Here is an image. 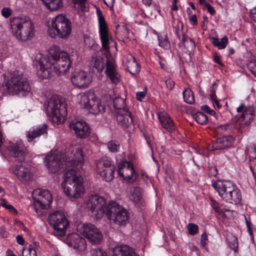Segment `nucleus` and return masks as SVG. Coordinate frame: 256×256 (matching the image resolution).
<instances>
[{"label":"nucleus","mask_w":256,"mask_h":256,"mask_svg":"<svg viewBox=\"0 0 256 256\" xmlns=\"http://www.w3.org/2000/svg\"><path fill=\"white\" fill-rule=\"evenodd\" d=\"M73 59L68 52L60 51L56 48L51 49L47 58L41 59L37 66V74L42 79L53 76L52 72L58 76L66 74L71 68Z\"/></svg>","instance_id":"f257e3e1"},{"label":"nucleus","mask_w":256,"mask_h":256,"mask_svg":"<svg viewBox=\"0 0 256 256\" xmlns=\"http://www.w3.org/2000/svg\"><path fill=\"white\" fill-rule=\"evenodd\" d=\"M3 84L8 92L11 95L17 94L21 92H28L30 90L28 81L24 76L22 72L20 70L5 74Z\"/></svg>","instance_id":"f03ea898"},{"label":"nucleus","mask_w":256,"mask_h":256,"mask_svg":"<svg viewBox=\"0 0 256 256\" xmlns=\"http://www.w3.org/2000/svg\"><path fill=\"white\" fill-rule=\"evenodd\" d=\"M106 64L105 73L106 76L110 82L116 84L120 82V76L117 71L116 64L108 60L106 54H94L90 60V64L96 69L98 72L102 71Z\"/></svg>","instance_id":"7ed1b4c3"},{"label":"nucleus","mask_w":256,"mask_h":256,"mask_svg":"<svg viewBox=\"0 0 256 256\" xmlns=\"http://www.w3.org/2000/svg\"><path fill=\"white\" fill-rule=\"evenodd\" d=\"M64 178L62 186L66 194L70 198H80L84 190L82 176H76V170L71 168L64 174Z\"/></svg>","instance_id":"20e7f679"},{"label":"nucleus","mask_w":256,"mask_h":256,"mask_svg":"<svg viewBox=\"0 0 256 256\" xmlns=\"http://www.w3.org/2000/svg\"><path fill=\"white\" fill-rule=\"evenodd\" d=\"M72 31V24L66 16L60 14L53 18L48 26V32L52 38L67 39Z\"/></svg>","instance_id":"39448f33"},{"label":"nucleus","mask_w":256,"mask_h":256,"mask_svg":"<svg viewBox=\"0 0 256 256\" xmlns=\"http://www.w3.org/2000/svg\"><path fill=\"white\" fill-rule=\"evenodd\" d=\"M12 32L17 38L26 41L34 36L33 22L27 18H14L10 20Z\"/></svg>","instance_id":"423d86ee"},{"label":"nucleus","mask_w":256,"mask_h":256,"mask_svg":"<svg viewBox=\"0 0 256 256\" xmlns=\"http://www.w3.org/2000/svg\"><path fill=\"white\" fill-rule=\"evenodd\" d=\"M66 106L64 100L58 96H52L44 104L48 116L57 124H60L62 118L67 115Z\"/></svg>","instance_id":"0eeeda50"},{"label":"nucleus","mask_w":256,"mask_h":256,"mask_svg":"<svg viewBox=\"0 0 256 256\" xmlns=\"http://www.w3.org/2000/svg\"><path fill=\"white\" fill-rule=\"evenodd\" d=\"M106 216L110 222L118 226H125L129 218L127 210L115 202L108 203Z\"/></svg>","instance_id":"6e6552de"},{"label":"nucleus","mask_w":256,"mask_h":256,"mask_svg":"<svg viewBox=\"0 0 256 256\" xmlns=\"http://www.w3.org/2000/svg\"><path fill=\"white\" fill-rule=\"evenodd\" d=\"M32 198L34 202L32 206L38 216L42 214V210L48 208L52 200V194L48 190H35Z\"/></svg>","instance_id":"1a4fd4ad"},{"label":"nucleus","mask_w":256,"mask_h":256,"mask_svg":"<svg viewBox=\"0 0 256 256\" xmlns=\"http://www.w3.org/2000/svg\"><path fill=\"white\" fill-rule=\"evenodd\" d=\"M48 223L53 228V234L56 236H62L66 234V230L68 222L64 214L56 211L48 216Z\"/></svg>","instance_id":"9d476101"},{"label":"nucleus","mask_w":256,"mask_h":256,"mask_svg":"<svg viewBox=\"0 0 256 256\" xmlns=\"http://www.w3.org/2000/svg\"><path fill=\"white\" fill-rule=\"evenodd\" d=\"M82 99L84 108L88 110L90 112L94 114H104L106 112L105 105L102 104L100 100L94 95L93 91H90L85 94L82 96Z\"/></svg>","instance_id":"9b49d317"},{"label":"nucleus","mask_w":256,"mask_h":256,"mask_svg":"<svg viewBox=\"0 0 256 256\" xmlns=\"http://www.w3.org/2000/svg\"><path fill=\"white\" fill-rule=\"evenodd\" d=\"M78 231L92 243L98 244L102 240V232L94 224H80L77 226Z\"/></svg>","instance_id":"f8f14e48"},{"label":"nucleus","mask_w":256,"mask_h":256,"mask_svg":"<svg viewBox=\"0 0 256 256\" xmlns=\"http://www.w3.org/2000/svg\"><path fill=\"white\" fill-rule=\"evenodd\" d=\"M96 166L98 173L103 180L110 182L114 179L115 166L110 160L102 158L96 162Z\"/></svg>","instance_id":"ddd939ff"},{"label":"nucleus","mask_w":256,"mask_h":256,"mask_svg":"<svg viewBox=\"0 0 256 256\" xmlns=\"http://www.w3.org/2000/svg\"><path fill=\"white\" fill-rule=\"evenodd\" d=\"M45 162L49 171L52 174L58 172L62 169L66 168L68 165L64 155L52 154L46 156L45 158Z\"/></svg>","instance_id":"4468645a"},{"label":"nucleus","mask_w":256,"mask_h":256,"mask_svg":"<svg viewBox=\"0 0 256 256\" xmlns=\"http://www.w3.org/2000/svg\"><path fill=\"white\" fill-rule=\"evenodd\" d=\"M96 13L98 16L99 32L102 47L104 50L109 51L110 43L107 24L102 12L100 8L96 9Z\"/></svg>","instance_id":"2eb2a0df"},{"label":"nucleus","mask_w":256,"mask_h":256,"mask_svg":"<svg viewBox=\"0 0 256 256\" xmlns=\"http://www.w3.org/2000/svg\"><path fill=\"white\" fill-rule=\"evenodd\" d=\"M213 188L218 192L221 198L225 200L226 196L234 191L236 185L230 180H218L212 184Z\"/></svg>","instance_id":"dca6fc26"},{"label":"nucleus","mask_w":256,"mask_h":256,"mask_svg":"<svg viewBox=\"0 0 256 256\" xmlns=\"http://www.w3.org/2000/svg\"><path fill=\"white\" fill-rule=\"evenodd\" d=\"M70 80L74 86L80 88H88L92 81L88 74L78 70H76L72 72Z\"/></svg>","instance_id":"f3484780"},{"label":"nucleus","mask_w":256,"mask_h":256,"mask_svg":"<svg viewBox=\"0 0 256 256\" xmlns=\"http://www.w3.org/2000/svg\"><path fill=\"white\" fill-rule=\"evenodd\" d=\"M64 242L69 246L73 248L78 252H83L86 248L85 239L76 233L69 234Z\"/></svg>","instance_id":"a211bd4d"},{"label":"nucleus","mask_w":256,"mask_h":256,"mask_svg":"<svg viewBox=\"0 0 256 256\" xmlns=\"http://www.w3.org/2000/svg\"><path fill=\"white\" fill-rule=\"evenodd\" d=\"M118 173L123 178L128 182H134L136 178L133 179L135 174L133 165L130 162H124L118 165Z\"/></svg>","instance_id":"6ab92c4d"},{"label":"nucleus","mask_w":256,"mask_h":256,"mask_svg":"<svg viewBox=\"0 0 256 256\" xmlns=\"http://www.w3.org/2000/svg\"><path fill=\"white\" fill-rule=\"evenodd\" d=\"M69 126L71 130L75 132L76 136L80 138H86L90 134V128L84 122H73L70 124Z\"/></svg>","instance_id":"aec40b11"},{"label":"nucleus","mask_w":256,"mask_h":256,"mask_svg":"<svg viewBox=\"0 0 256 256\" xmlns=\"http://www.w3.org/2000/svg\"><path fill=\"white\" fill-rule=\"evenodd\" d=\"M116 120L118 125L126 130L132 124V113L129 110H120L116 113Z\"/></svg>","instance_id":"412c9836"},{"label":"nucleus","mask_w":256,"mask_h":256,"mask_svg":"<svg viewBox=\"0 0 256 256\" xmlns=\"http://www.w3.org/2000/svg\"><path fill=\"white\" fill-rule=\"evenodd\" d=\"M8 150L11 156L16 158V160L20 162L24 160L25 157L28 154L26 148H22L18 144H12L8 147Z\"/></svg>","instance_id":"4be33fe9"},{"label":"nucleus","mask_w":256,"mask_h":256,"mask_svg":"<svg viewBox=\"0 0 256 256\" xmlns=\"http://www.w3.org/2000/svg\"><path fill=\"white\" fill-rule=\"evenodd\" d=\"M11 170L21 181L28 182L32 178V174L29 168L22 164H17L12 167Z\"/></svg>","instance_id":"5701e85b"},{"label":"nucleus","mask_w":256,"mask_h":256,"mask_svg":"<svg viewBox=\"0 0 256 256\" xmlns=\"http://www.w3.org/2000/svg\"><path fill=\"white\" fill-rule=\"evenodd\" d=\"M126 70L132 76H135L140 72V66L136 61L134 57L131 55L127 56L126 61L124 62Z\"/></svg>","instance_id":"b1692460"},{"label":"nucleus","mask_w":256,"mask_h":256,"mask_svg":"<svg viewBox=\"0 0 256 256\" xmlns=\"http://www.w3.org/2000/svg\"><path fill=\"white\" fill-rule=\"evenodd\" d=\"M48 126L44 124L42 126L34 128L32 130H30L28 132L26 137L28 138V141L31 142L34 138L39 137L40 136L47 134Z\"/></svg>","instance_id":"393cba45"},{"label":"nucleus","mask_w":256,"mask_h":256,"mask_svg":"<svg viewBox=\"0 0 256 256\" xmlns=\"http://www.w3.org/2000/svg\"><path fill=\"white\" fill-rule=\"evenodd\" d=\"M112 256H136L134 250L127 245H121L114 247Z\"/></svg>","instance_id":"a878e982"},{"label":"nucleus","mask_w":256,"mask_h":256,"mask_svg":"<svg viewBox=\"0 0 256 256\" xmlns=\"http://www.w3.org/2000/svg\"><path fill=\"white\" fill-rule=\"evenodd\" d=\"M234 139L230 136H223L218 138L213 145L214 150H223L232 146Z\"/></svg>","instance_id":"bb28decb"},{"label":"nucleus","mask_w":256,"mask_h":256,"mask_svg":"<svg viewBox=\"0 0 256 256\" xmlns=\"http://www.w3.org/2000/svg\"><path fill=\"white\" fill-rule=\"evenodd\" d=\"M89 208L91 216L96 220L102 218L104 213L108 211V206H90Z\"/></svg>","instance_id":"cd10ccee"},{"label":"nucleus","mask_w":256,"mask_h":256,"mask_svg":"<svg viewBox=\"0 0 256 256\" xmlns=\"http://www.w3.org/2000/svg\"><path fill=\"white\" fill-rule=\"evenodd\" d=\"M72 153H74L72 156H68V158H66L67 162H72L74 165H77L79 163H84L83 148H76L74 150L72 151Z\"/></svg>","instance_id":"c85d7f7f"},{"label":"nucleus","mask_w":256,"mask_h":256,"mask_svg":"<svg viewBox=\"0 0 256 256\" xmlns=\"http://www.w3.org/2000/svg\"><path fill=\"white\" fill-rule=\"evenodd\" d=\"M158 118L162 127L168 132H172L176 129L174 122L170 117L165 114H160Z\"/></svg>","instance_id":"c756f323"},{"label":"nucleus","mask_w":256,"mask_h":256,"mask_svg":"<svg viewBox=\"0 0 256 256\" xmlns=\"http://www.w3.org/2000/svg\"><path fill=\"white\" fill-rule=\"evenodd\" d=\"M242 200V194L240 191L236 186L230 196H226L224 200L227 202L238 204Z\"/></svg>","instance_id":"7c9ffc66"},{"label":"nucleus","mask_w":256,"mask_h":256,"mask_svg":"<svg viewBox=\"0 0 256 256\" xmlns=\"http://www.w3.org/2000/svg\"><path fill=\"white\" fill-rule=\"evenodd\" d=\"M130 199L136 204H141L142 202V189L140 188L134 187L130 189Z\"/></svg>","instance_id":"2f4dec72"},{"label":"nucleus","mask_w":256,"mask_h":256,"mask_svg":"<svg viewBox=\"0 0 256 256\" xmlns=\"http://www.w3.org/2000/svg\"><path fill=\"white\" fill-rule=\"evenodd\" d=\"M226 236L228 246L234 252H236L238 249V240L237 237L230 232L226 233Z\"/></svg>","instance_id":"473e14b6"},{"label":"nucleus","mask_w":256,"mask_h":256,"mask_svg":"<svg viewBox=\"0 0 256 256\" xmlns=\"http://www.w3.org/2000/svg\"><path fill=\"white\" fill-rule=\"evenodd\" d=\"M46 8L54 11L62 6V0H42Z\"/></svg>","instance_id":"72a5a7b5"},{"label":"nucleus","mask_w":256,"mask_h":256,"mask_svg":"<svg viewBox=\"0 0 256 256\" xmlns=\"http://www.w3.org/2000/svg\"><path fill=\"white\" fill-rule=\"evenodd\" d=\"M254 111L252 108H246L242 113L240 119H242V120H245L246 124H248L251 123L254 119Z\"/></svg>","instance_id":"f704fd0d"},{"label":"nucleus","mask_w":256,"mask_h":256,"mask_svg":"<svg viewBox=\"0 0 256 256\" xmlns=\"http://www.w3.org/2000/svg\"><path fill=\"white\" fill-rule=\"evenodd\" d=\"M116 114L120 110H128L126 106V100L121 98H116L113 101Z\"/></svg>","instance_id":"c9c22d12"},{"label":"nucleus","mask_w":256,"mask_h":256,"mask_svg":"<svg viewBox=\"0 0 256 256\" xmlns=\"http://www.w3.org/2000/svg\"><path fill=\"white\" fill-rule=\"evenodd\" d=\"M210 42L214 46L218 48L219 49H222L226 47L228 42V38L225 36L220 41L218 38L212 37L210 38Z\"/></svg>","instance_id":"e433bc0d"},{"label":"nucleus","mask_w":256,"mask_h":256,"mask_svg":"<svg viewBox=\"0 0 256 256\" xmlns=\"http://www.w3.org/2000/svg\"><path fill=\"white\" fill-rule=\"evenodd\" d=\"M89 202L90 206H106V202L105 199L98 195L92 196Z\"/></svg>","instance_id":"4c0bfd02"},{"label":"nucleus","mask_w":256,"mask_h":256,"mask_svg":"<svg viewBox=\"0 0 256 256\" xmlns=\"http://www.w3.org/2000/svg\"><path fill=\"white\" fill-rule=\"evenodd\" d=\"M193 118L200 124H206L208 121L207 116L202 112H198L193 115Z\"/></svg>","instance_id":"58836bf2"},{"label":"nucleus","mask_w":256,"mask_h":256,"mask_svg":"<svg viewBox=\"0 0 256 256\" xmlns=\"http://www.w3.org/2000/svg\"><path fill=\"white\" fill-rule=\"evenodd\" d=\"M182 36V44L188 50L194 48L195 44L194 41L190 38L184 34H183Z\"/></svg>","instance_id":"ea45409f"},{"label":"nucleus","mask_w":256,"mask_h":256,"mask_svg":"<svg viewBox=\"0 0 256 256\" xmlns=\"http://www.w3.org/2000/svg\"><path fill=\"white\" fill-rule=\"evenodd\" d=\"M183 97L185 102L188 104H192L194 102L193 92L190 89H186L183 92Z\"/></svg>","instance_id":"a19ab883"},{"label":"nucleus","mask_w":256,"mask_h":256,"mask_svg":"<svg viewBox=\"0 0 256 256\" xmlns=\"http://www.w3.org/2000/svg\"><path fill=\"white\" fill-rule=\"evenodd\" d=\"M107 147L110 152L115 153L118 151L120 144L116 140H110L108 142Z\"/></svg>","instance_id":"79ce46f5"},{"label":"nucleus","mask_w":256,"mask_h":256,"mask_svg":"<svg viewBox=\"0 0 256 256\" xmlns=\"http://www.w3.org/2000/svg\"><path fill=\"white\" fill-rule=\"evenodd\" d=\"M159 46L164 48H168L170 46V42L168 39L166 34H162L158 36Z\"/></svg>","instance_id":"37998d69"},{"label":"nucleus","mask_w":256,"mask_h":256,"mask_svg":"<svg viewBox=\"0 0 256 256\" xmlns=\"http://www.w3.org/2000/svg\"><path fill=\"white\" fill-rule=\"evenodd\" d=\"M23 256H37L35 249L32 245H30L28 248L24 249L22 252Z\"/></svg>","instance_id":"c03bdc74"},{"label":"nucleus","mask_w":256,"mask_h":256,"mask_svg":"<svg viewBox=\"0 0 256 256\" xmlns=\"http://www.w3.org/2000/svg\"><path fill=\"white\" fill-rule=\"evenodd\" d=\"M248 70L256 76V60H250L247 64Z\"/></svg>","instance_id":"a18cd8bd"},{"label":"nucleus","mask_w":256,"mask_h":256,"mask_svg":"<svg viewBox=\"0 0 256 256\" xmlns=\"http://www.w3.org/2000/svg\"><path fill=\"white\" fill-rule=\"evenodd\" d=\"M188 229L190 234L194 235L198 232V227L196 224L190 223L188 226Z\"/></svg>","instance_id":"49530a36"},{"label":"nucleus","mask_w":256,"mask_h":256,"mask_svg":"<svg viewBox=\"0 0 256 256\" xmlns=\"http://www.w3.org/2000/svg\"><path fill=\"white\" fill-rule=\"evenodd\" d=\"M1 205L6 208L10 212L13 214L17 213V211L16 208L11 204H8L6 200H2Z\"/></svg>","instance_id":"de8ad7c7"},{"label":"nucleus","mask_w":256,"mask_h":256,"mask_svg":"<svg viewBox=\"0 0 256 256\" xmlns=\"http://www.w3.org/2000/svg\"><path fill=\"white\" fill-rule=\"evenodd\" d=\"M230 127H232V126L229 124H226L224 125L218 126L216 130L218 132L224 133L228 130Z\"/></svg>","instance_id":"09e8293b"},{"label":"nucleus","mask_w":256,"mask_h":256,"mask_svg":"<svg viewBox=\"0 0 256 256\" xmlns=\"http://www.w3.org/2000/svg\"><path fill=\"white\" fill-rule=\"evenodd\" d=\"M2 16L5 18H8L12 15V10L9 8H4L1 11Z\"/></svg>","instance_id":"8fccbe9b"},{"label":"nucleus","mask_w":256,"mask_h":256,"mask_svg":"<svg viewBox=\"0 0 256 256\" xmlns=\"http://www.w3.org/2000/svg\"><path fill=\"white\" fill-rule=\"evenodd\" d=\"M218 86V84L214 82L212 84V87L210 88V98L211 100H215V98H216V88Z\"/></svg>","instance_id":"3c124183"},{"label":"nucleus","mask_w":256,"mask_h":256,"mask_svg":"<svg viewBox=\"0 0 256 256\" xmlns=\"http://www.w3.org/2000/svg\"><path fill=\"white\" fill-rule=\"evenodd\" d=\"M218 174V170L215 166H212L209 167L208 174L210 176H216Z\"/></svg>","instance_id":"603ef678"},{"label":"nucleus","mask_w":256,"mask_h":256,"mask_svg":"<svg viewBox=\"0 0 256 256\" xmlns=\"http://www.w3.org/2000/svg\"><path fill=\"white\" fill-rule=\"evenodd\" d=\"M92 256H106V253L100 248H96L92 250Z\"/></svg>","instance_id":"864d4df0"},{"label":"nucleus","mask_w":256,"mask_h":256,"mask_svg":"<svg viewBox=\"0 0 256 256\" xmlns=\"http://www.w3.org/2000/svg\"><path fill=\"white\" fill-rule=\"evenodd\" d=\"M201 110L212 116H214L216 114L214 110H211L208 105H203L201 106Z\"/></svg>","instance_id":"5fc2aeb1"},{"label":"nucleus","mask_w":256,"mask_h":256,"mask_svg":"<svg viewBox=\"0 0 256 256\" xmlns=\"http://www.w3.org/2000/svg\"><path fill=\"white\" fill-rule=\"evenodd\" d=\"M165 83L166 87L170 90H172L174 88L175 84L174 81L170 78L166 80Z\"/></svg>","instance_id":"6e6d98bb"},{"label":"nucleus","mask_w":256,"mask_h":256,"mask_svg":"<svg viewBox=\"0 0 256 256\" xmlns=\"http://www.w3.org/2000/svg\"><path fill=\"white\" fill-rule=\"evenodd\" d=\"M72 2L74 4L79 5L82 10L86 8V0H72Z\"/></svg>","instance_id":"4d7b16f0"},{"label":"nucleus","mask_w":256,"mask_h":256,"mask_svg":"<svg viewBox=\"0 0 256 256\" xmlns=\"http://www.w3.org/2000/svg\"><path fill=\"white\" fill-rule=\"evenodd\" d=\"M210 200L211 201V206L212 208L216 210V212H218V203L212 198H210Z\"/></svg>","instance_id":"13d9d810"},{"label":"nucleus","mask_w":256,"mask_h":256,"mask_svg":"<svg viewBox=\"0 0 256 256\" xmlns=\"http://www.w3.org/2000/svg\"><path fill=\"white\" fill-rule=\"evenodd\" d=\"M208 240L207 234L206 232L202 234L201 236L200 244L203 247L206 245V241Z\"/></svg>","instance_id":"bf43d9fd"},{"label":"nucleus","mask_w":256,"mask_h":256,"mask_svg":"<svg viewBox=\"0 0 256 256\" xmlns=\"http://www.w3.org/2000/svg\"><path fill=\"white\" fill-rule=\"evenodd\" d=\"M205 8H207L208 12H209L212 15H214L216 13V10L212 6L210 3L206 4Z\"/></svg>","instance_id":"052dcab7"},{"label":"nucleus","mask_w":256,"mask_h":256,"mask_svg":"<svg viewBox=\"0 0 256 256\" xmlns=\"http://www.w3.org/2000/svg\"><path fill=\"white\" fill-rule=\"evenodd\" d=\"M146 95V93L144 92H138L136 94V98L138 100H142V99H143Z\"/></svg>","instance_id":"680f3d73"},{"label":"nucleus","mask_w":256,"mask_h":256,"mask_svg":"<svg viewBox=\"0 0 256 256\" xmlns=\"http://www.w3.org/2000/svg\"><path fill=\"white\" fill-rule=\"evenodd\" d=\"M252 18L256 22V6L250 10Z\"/></svg>","instance_id":"e2e57ef3"},{"label":"nucleus","mask_w":256,"mask_h":256,"mask_svg":"<svg viewBox=\"0 0 256 256\" xmlns=\"http://www.w3.org/2000/svg\"><path fill=\"white\" fill-rule=\"evenodd\" d=\"M190 21L192 25H196L197 22V17L196 14L192 15L190 18Z\"/></svg>","instance_id":"0e129e2a"},{"label":"nucleus","mask_w":256,"mask_h":256,"mask_svg":"<svg viewBox=\"0 0 256 256\" xmlns=\"http://www.w3.org/2000/svg\"><path fill=\"white\" fill-rule=\"evenodd\" d=\"M17 242L20 244L23 245L24 244V240L23 237L20 235H18L16 237Z\"/></svg>","instance_id":"69168bd1"},{"label":"nucleus","mask_w":256,"mask_h":256,"mask_svg":"<svg viewBox=\"0 0 256 256\" xmlns=\"http://www.w3.org/2000/svg\"><path fill=\"white\" fill-rule=\"evenodd\" d=\"M104 4L109 8H112L114 4V0H104Z\"/></svg>","instance_id":"338daca9"},{"label":"nucleus","mask_w":256,"mask_h":256,"mask_svg":"<svg viewBox=\"0 0 256 256\" xmlns=\"http://www.w3.org/2000/svg\"><path fill=\"white\" fill-rule=\"evenodd\" d=\"M122 30L124 32V36L125 38H126L128 36V29L127 27L126 26H122L121 28Z\"/></svg>","instance_id":"774afa93"}]
</instances>
